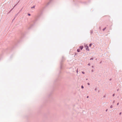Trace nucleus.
I'll return each instance as SVG.
<instances>
[{
    "mask_svg": "<svg viewBox=\"0 0 122 122\" xmlns=\"http://www.w3.org/2000/svg\"><path fill=\"white\" fill-rule=\"evenodd\" d=\"M37 20V19H36L33 21L32 22V23L30 24V27L28 28L29 29H30L32 28L34 25L35 24Z\"/></svg>",
    "mask_w": 122,
    "mask_h": 122,
    "instance_id": "1",
    "label": "nucleus"
},
{
    "mask_svg": "<svg viewBox=\"0 0 122 122\" xmlns=\"http://www.w3.org/2000/svg\"><path fill=\"white\" fill-rule=\"evenodd\" d=\"M63 61V60H62L61 61V62H60V69H61L62 68V62Z\"/></svg>",
    "mask_w": 122,
    "mask_h": 122,
    "instance_id": "2",
    "label": "nucleus"
},
{
    "mask_svg": "<svg viewBox=\"0 0 122 122\" xmlns=\"http://www.w3.org/2000/svg\"><path fill=\"white\" fill-rule=\"evenodd\" d=\"M52 0H50V1L48 2L47 4H46V7H47L48 5H49L50 3H51V1H52Z\"/></svg>",
    "mask_w": 122,
    "mask_h": 122,
    "instance_id": "3",
    "label": "nucleus"
},
{
    "mask_svg": "<svg viewBox=\"0 0 122 122\" xmlns=\"http://www.w3.org/2000/svg\"><path fill=\"white\" fill-rule=\"evenodd\" d=\"M84 47L83 46H79V48L81 50Z\"/></svg>",
    "mask_w": 122,
    "mask_h": 122,
    "instance_id": "4",
    "label": "nucleus"
},
{
    "mask_svg": "<svg viewBox=\"0 0 122 122\" xmlns=\"http://www.w3.org/2000/svg\"><path fill=\"white\" fill-rule=\"evenodd\" d=\"M86 49L87 51H89V47H88V46H86Z\"/></svg>",
    "mask_w": 122,
    "mask_h": 122,
    "instance_id": "5",
    "label": "nucleus"
},
{
    "mask_svg": "<svg viewBox=\"0 0 122 122\" xmlns=\"http://www.w3.org/2000/svg\"><path fill=\"white\" fill-rule=\"evenodd\" d=\"M16 5H14V7H13V8H12V9H11L10 10V11H9V13H10V12L13 9V8L16 6Z\"/></svg>",
    "mask_w": 122,
    "mask_h": 122,
    "instance_id": "6",
    "label": "nucleus"
},
{
    "mask_svg": "<svg viewBox=\"0 0 122 122\" xmlns=\"http://www.w3.org/2000/svg\"><path fill=\"white\" fill-rule=\"evenodd\" d=\"M77 51L78 52H80V50L79 49H78L77 50Z\"/></svg>",
    "mask_w": 122,
    "mask_h": 122,
    "instance_id": "7",
    "label": "nucleus"
},
{
    "mask_svg": "<svg viewBox=\"0 0 122 122\" xmlns=\"http://www.w3.org/2000/svg\"><path fill=\"white\" fill-rule=\"evenodd\" d=\"M93 32L92 30H91L90 31V33L91 35L93 33Z\"/></svg>",
    "mask_w": 122,
    "mask_h": 122,
    "instance_id": "8",
    "label": "nucleus"
},
{
    "mask_svg": "<svg viewBox=\"0 0 122 122\" xmlns=\"http://www.w3.org/2000/svg\"><path fill=\"white\" fill-rule=\"evenodd\" d=\"M35 6V5L33 6L32 7H31V9H32L33 8H34Z\"/></svg>",
    "mask_w": 122,
    "mask_h": 122,
    "instance_id": "9",
    "label": "nucleus"
},
{
    "mask_svg": "<svg viewBox=\"0 0 122 122\" xmlns=\"http://www.w3.org/2000/svg\"><path fill=\"white\" fill-rule=\"evenodd\" d=\"M19 13H19H18L17 14H15V17H16L17 16V15H18V14Z\"/></svg>",
    "mask_w": 122,
    "mask_h": 122,
    "instance_id": "10",
    "label": "nucleus"
},
{
    "mask_svg": "<svg viewBox=\"0 0 122 122\" xmlns=\"http://www.w3.org/2000/svg\"><path fill=\"white\" fill-rule=\"evenodd\" d=\"M106 28V27H105L103 29H102V30L103 31H104Z\"/></svg>",
    "mask_w": 122,
    "mask_h": 122,
    "instance_id": "11",
    "label": "nucleus"
},
{
    "mask_svg": "<svg viewBox=\"0 0 122 122\" xmlns=\"http://www.w3.org/2000/svg\"><path fill=\"white\" fill-rule=\"evenodd\" d=\"M92 43H90L89 44V46L90 47H91V46H92Z\"/></svg>",
    "mask_w": 122,
    "mask_h": 122,
    "instance_id": "12",
    "label": "nucleus"
},
{
    "mask_svg": "<svg viewBox=\"0 0 122 122\" xmlns=\"http://www.w3.org/2000/svg\"><path fill=\"white\" fill-rule=\"evenodd\" d=\"M78 54V53H75V56H76V55H77Z\"/></svg>",
    "mask_w": 122,
    "mask_h": 122,
    "instance_id": "13",
    "label": "nucleus"
},
{
    "mask_svg": "<svg viewBox=\"0 0 122 122\" xmlns=\"http://www.w3.org/2000/svg\"><path fill=\"white\" fill-rule=\"evenodd\" d=\"M58 81V79H56V80H55V81L56 82Z\"/></svg>",
    "mask_w": 122,
    "mask_h": 122,
    "instance_id": "14",
    "label": "nucleus"
},
{
    "mask_svg": "<svg viewBox=\"0 0 122 122\" xmlns=\"http://www.w3.org/2000/svg\"><path fill=\"white\" fill-rule=\"evenodd\" d=\"M110 108H112V107H113L112 106V105H111L110 106Z\"/></svg>",
    "mask_w": 122,
    "mask_h": 122,
    "instance_id": "15",
    "label": "nucleus"
},
{
    "mask_svg": "<svg viewBox=\"0 0 122 122\" xmlns=\"http://www.w3.org/2000/svg\"><path fill=\"white\" fill-rule=\"evenodd\" d=\"M84 86H83V85H82L81 86V88L83 89V88H84Z\"/></svg>",
    "mask_w": 122,
    "mask_h": 122,
    "instance_id": "16",
    "label": "nucleus"
},
{
    "mask_svg": "<svg viewBox=\"0 0 122 122\" xmlns=\"http://www.w3.org/2000/svg\"><path fill=\"white\" fill-rule=\"evenodd\" d=\"M93 58H91L90 59V60H93Z\"/></svg>",
    "mask_w": 122,
    "mask_h": 122,
    "instance_id": "17",
    "label": "nucleus"
},
{
    "mask_svg": "<svg viewBox=\"0 0 122 122\" xmlns=\"http://www.w3.org/2000/svg\"><path fill=\"white\" fill-rule=\"evenodd\" d=\"M28 15L29 16H30L31 15V14L30 13H28Z\"/></svg>",
    "mask_w": 122,
    "mask_h": 122,
    "instance_id": "18",
    "label": "nucleus"
},
{
    "mask_svg": "<svg viewBox=\"0 0 122 122\" xmlns=\"http://www.w3.org/2000/svg\"><path fill=\"white\" fill-rule=\"evenodd\" d=\"M115 95V94L114 93L112 95V96L113 97H114Z\"/></svg>",
    "mask_w": 122,
    "mask_h": 122,
    "instance_id": "19",
    "label": "nucleus"
},
{
    "mask_svg": "<svg viewBox=\"0 0 122 122\" xmlns=\"http://www.w3.org/2000/svg\"><path fill=\"white\" fill-rule=\"evenodd\" d=\"M82 73L83 74H84L85 72L84 71H82Z\"/></svg>",
    "mask_w": 122,
    "mask_h": 122,
    "instance_id": "20",
    "label": "nucleus"
},
{
    "mask_svg": "<svg viewBox=\"0 0 122 122\" xmlns=\"http://www.w3.org/2000/svg\"><path fill=\"white\" fill-rule=\"evenodd\" d=\"M97 88H96L95 89V91H97Z\"/></svg>",
    "mask_w": 122,
    "mask_h": 122,
    "instance_id": "21",
    "label": "nucleus"
},
{
    "mask_svg": "<svg viewBox=\"0 0 122 122\" xmlns=\"http://www.w3.org/2000/svg\"><path fill=\"white\" fill-rule=\"evenodd\" d=\"M115 102V100H114L113 102V103H114Z\"/></svg>",
    "mask_w": 122,
    "mask_h": 122,
    "instance_id": "22",
    "label": "nucleus"
},
{
    "mask_svg": "<svg viewBox=\"0 0 122 122\" xmlns=\"http://www.w3.org/2000/svg\"><path fill=\"white\" fill-rule=\"evenodd\" d=\"M88 65L89 66L90 65V63H89L88 64Z\"/></svg>",
    "mask_w": 122,
    "mask_h": 122,
    "instance_id": "23",
    "label": "nucleus"
},
{
    "mask_svg": "<svg viewBox=\"0 0 122 122\" xmlns=\"http://www.w3.org/2000/svg\"><path fill=\"white\" fill-rule=\"evenodd\" d=\"M87 84L88 85H90V83H87Z\"/></svg>",
    "mask_w": 122,
    "mask_h": 122,
    "instance_id": "24",
    "label": "nucleus"
},
{
    "mask_svg": "<svg viewBox=\"0 0 122 122\" xmlns=\"http://www.w3.org/2000/svg\"><path fill=\"white\" fill-rule=\"evenodd\" d=\"M121 113H122V112H120L119 114V115H121Z\"/></svg>",
    "mask_w": 122,
    "mask_h": 122,
    "instance_id": "25",
    "label": "nucleus"
},
{
    "mask_svg": "<svg viewBox=\"0 0 122 122\" xmlns=\"http://www.w3.org/2000/svg\"><path fill=\"white\" fill-rule=\"evenodd\" d=\"M119 104V103L118 102V103H117V105H118Z\"/></svg>",
    "mask_w": 122,
    "mask_h": 122,
    "instance_id": "26",
    "label": "nucleus"
},
{
    "mask_svg": "<svg viewBox=\"0 0 122 122\" xmlns=\"http://www.w3.org/2000/svg\"><path fill=\"white\" fill-rule=\"evenodd\" d=\"M112 80V79L111 78H110V79H109V80L111 81Z\"/></svg>",
    "mask_w": 122,
    "mask_h": 122,
    "instance_id": "27",
    "label": "nucleus"
},
{
    "mask_svg": "<svg viewBox=\"0 0 122 122\" xmlns=\"http://www.w3.org/2000/svg\"><path fill=\"white\" fill-rule=\"evenodd\" d=\"M107 110H108V109H107L106 110V112H107Z\"/></svg>",
    "mask_w": 122,
    "mask_h": 122,
    "instance_id": "28",
    "label": "nucleus"
},
{
    "mask_svg": "<svg viewBox=\"0 0 122 122\" xmlns=\"http://www.w3.org/2000/svg\"><path fill=\"white\" fill-rule=\"evenodd\" d=\"M92 72H93L94 71H93V70H92Z\"/></svg>",
    "mask_w": 122,
    "mask_h": 122,
    "instance_id": "29",
    "label": "nucleus"
},
{
    "mask_svg": "<svg viewBox=\"0 0 122 122\" xmlns=\"http://www.w3.org/2000/svg\"><path fill=\"white\" fill-rule=\"evenodd\" d=\"M89 97V96H87V97H87V98H88Z\"/></svg>",
    "mask_w": 122,
    "mask_h": 122,
    "instance_id": "30",
    "label": "nucleus"
},
{
    "mask_svg": "<svg viewBox=\"0 0 122 122\" xmlns=\"http://www.w3.org/2000/svg\"><path fill=\"white\" fill-rule=\"evenodd\" d=\"M103 97H105V96L104 95L103 96Z\"/></svg>",
    "mask_w": 122,
    "mask_h": 122,
    "instance_id": "31",
    "label": "nucleus"
},
{
    "mask_svg": "<svg viewBox=\"0 0 122 122\" xmlns=\"http://www.w3.org/2000/svg\"><path fill=\"white\" fill-rule=\"evenodd\" d=\"M92 68H93L94 67V66H92Z\"/></svg>",
    "mask_w": 122,
    "mask_h": 122,
    "instance_id": "32",
    "label": "nucleus"
},
{
    "mask_svg": "<svg viewBox=\"0 0 122 122\" xmlns=\"http://www.w3.org/2000/svg\"><path fill=\"white\" fill-rule=\"evenodd\" d=\"M15 19V18H14V19H13V20H12V21H13V20Z\"/></svg>",
    "mask_w": 122,
    "mask_h": 122,
    "instance_id": "33",
    "label": "nucleus"
},
{
    "mask_svg": "<svg viewBox=\"0 0 122 122\" xmlns=\"http://www.w3.org/2000/svg\"><path fill=\"white\" fill-rule=\"evenodd\" d=\"M63 57H63V56L62 57V59H63Z\"/></svg>",
    "mask_w": 122,
    "mask_h": 122,
    "instance_id": "34",
    "label": "nucleus"
},
{
    "mask_svg": "<svg viewBox=\"0 0 122 122\" xmlns=\"http://www.w3.org/2000/svg\"><path fill=\"white\" fill-rule=\"evenodd\" d=\"M118 90H119V89H117V91H118Z\"/></svg>",
    "mask_w": 122,
    "mask_h": 122,
    "instance_id": "35",
    "label": "nucleus"
},
{
    "mask_svg": "<svg viewBox=\"0 0 122 122\" xmlns=\"http://www.w3.org/2000/svg\"><path fill=\"white\" fill-rule=\"evenodd\" d=\"M61 73V71H60V73Z\"/></svg>",
    "mask_w": 122,
    "mask_h": 122,
    "instance_id": "36",
    "label": "nucleus"
},
{
    "mask_svg": "<svg viewBox=\"0 0 122 122\" xmlns=\"http://www.w3.org/2000/svg\"><path fill=\"white\" fill-rule=\"evenodd\" d=\"M98 92H99V91H98Z\"/></svg>",
    "mask_w": 122,
    "mask_h": 122,
    "instance_id": "37",
    "label": "nucleus"
},
{
    "mask_svg": "<svg viewBox=\"0 0 122 122\" xmlns=\"http://www.w3.org/2000/svg\"><path fill=\"white\" fill-rule=\"evenodd\" d=\"M77 72H78V70H77Z\"/></svg>",
    "mask_w": 122,
    "mask_h": 122,
    "instance_id": "38",
    "label": "nucleus"
},
{
    "mask_svg": "<svg viewBox=\"0 0 122 122\" xmlns=\"http://www.w3.org/2000/svg\"><path fill=\"white\" fill-rule=\"evenodd\" d=\"M86 80H87V79H86Z\"/></svg>",
    "mask_w": 122,
    "mask_h": 122,
    "instance_id": "39",
    "label": "nucleus"
}]
</instances>
